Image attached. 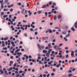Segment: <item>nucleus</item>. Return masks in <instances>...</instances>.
<instances>
[{
	"label": "nucleus",
	"mask_w": 77,
	"mask_h": 77,
	"mask_svg": "<svg viewBox=\"0 0 77 77\" xmlns=\"http://www.w3.org/2000/svg\"><path fill=\"white\" fill-rule=\"evenodd\" d=\"M37 46L38 48V49L39 50H42V49L43 50L44 49V46H42L41 47V46H40V45H39V44H38L37 45Z\"/></svg>",
	"instance_id": "1"
},
{
	"label": "nucleus",
	"mask_w": 77,
	"mask_h": 77,
	"mask_svg": "<svg viewBox=\"0 0 77 77\" xmlns=\"http://www.w3.org/2000/svg\"><path fill=\"white\" fill-rule=\"evenodd\" d=\"M47 7H49V4H47L46 5H44L41 7V8L43 9H45L47 8Z\"/></svg>",
	"instance_id": "2"
},
{
	"label": "nucleus",
	"mask_w": 77,
	"mask_h": 77,
	"mask_svg": "<svg viewBox=\"0 0 77 77\" xmlns=\"http://www.w3.org/2000/svg\"><path fill=\"white\" fill-rule=\"evenodd\" d=\"M27 27L29 28L30 27V25H25V30H27Z\"/></svg>",
	"instance_id": "3"
},
{
	"label": "nucleus",
	"mask_w": 77,
	"mask_h": 77,
	"mask_svg": "<svg viewBox=\"0 0 77 77\" xmlns=\"http://www.w3.org/2000/svg\"><path fill=\"white\" fill-rule=\"evenodd\" d=\"M56 19H57V16L55 15L54 17V20H56Z\"/></svg>",
	"instance_id": "4"
},
{
	"label": "nucleus",
	"mask_w": 77,
	"mask_h": 77,
	"mask_svg": "<svg viewBox=\"0 0 77 77\" xmlns=\"http://www.w3.org/2000/svg\"><path fill=\"white\" fill-rule=\"evenodd\" d=\"M71 56H74V51H72L71 52Z\"/></svg>",
	"instance_id": "5"
},
{
	"label": "nucleus",
	"mask_w": 77,
	"mask_h": 77,
	"mask_svg": "<svg viewBox=\"0 0 77 77\" xmlns=\"http://www.w3.org/2000/svg\"><path fill=\"white\" fill-rule=\"evenodd\" d=\"M0 72H1V74H3V73H4V72H3V71H2V69H0Z\"/></svg>",
	"instance_id": "6"
},
{
	"label": "nucleus",
	"mask_w": 77,
	"mask_h": 77,
	"mask_svg": "<svg viewBox=\"0 0 77 77\" xmlns=\"http://www.w3.org/2000/svg\"><path fill=\"white\" fill-rule=\"evenodd\" d=\"M39 63L40 64H41L42 65L44 64V63H42L41 60L39 61Z\"/></svg>",
	"instance_id": "7"
},
{
	"label": "nucleus",
	"mask_w": 77,
	"mask_h": 77,
	"mask_svg": "<svg viewBox=\"0 0 77 77\" xmlns=\"http://www.w3.org/2000/svg\"><path fill=\"white\" fill-rule=\"evenodd\" d=\"M43 52L44 53H47V51L45 50H44L43 51Z\"/></svg>",
	"instance_id": "8"
},
{
	"label": "nucleus",
	"mask_w": 77,
	"mask_h": 77,
	"mask_svg": "<svg viewBox=\"0 0 77 77\" xmlns=\"http://www.w3.org/2000/svg\"><path fill=\"white\" fill-rule=\"evenodd\" d=\"M62 33L63 35H66V31L63 32Z\"/></svg>",
	"instance_id": "9"
},
{
	"label": "nucleus",
	"mask_w": 77,
	"mask_h": 77,
	"mask_svg": "<svg viewBox=\"0 0 77 77\" xmlns=\"http://www.w3.org/2000/svg\"><path fill=\"white\" fill-rule=\"evenodd\" d=\"M55 29H61V28H59L57 26L55 27Z\"/></svg>",
	"instance_id": "10"
},
{
	"label": "nucleus",
	"mask_w": 77,
	"mask_h": 77,
	"mask_svg": "<svg viewBox=\"0 0 77 77\" xmlns=\"http://www.w3.org/2000/svg\"><path fill=\"white\" fill-rule=\"evenodd\" d=\"M50 29H47V30L46 31L45 33H48V32H49Z\"/></svg>",
	"instance_id": "11"
},
{
	"label": "nucleus",
	"mask_w": 77,
	"mask_h": 77,
	"mask_svg": "<svg viewBox=\"0 0 77 77\" xmlns=\"http://www.w3.org/2000/svg\"><path fill=\"white\" fill-rule=\"evenodd\" d=\"M31 27H32V28H34L35 27V26L34 25H33L32 24H31Z\"/></svg>",
	"instance_id": "12"
},
{
	"label": "nucleus",
	"mask_w": 77,
	"mask_h": 77,
	"mask_svg": "<svg viewBox=\"0 0 77 77\" xmlns=\"http://www.w3.org/2000/svg\"><path fill=\"white\" fill-rule=\"evenodd\" d=\"M61 16L60 15H59L57 16V17L59 19H60V18H61Z\"/></svg>",
	"instance_id": "13"
},
{
	"label": "nucleus",
	"mask_w": 77,
	"mask_h": 77,
	"mask_svg": "<svg viewBox=\"0 0 77 77\" xmlns=\"http://www.w3.org/2000/svg\"><path fill=\"white\" fill-rule=\"evenodd\" d=\"M42 12V11H39L37 12V13L38 14H41Z\"/></svg>",
	"instance_id": "14"
},
{
	"label": "nucleus",
	"mask_w": 77,
	"mask_h": 77,
	"mask_svg": "<svg viewBox=\"0 0 77 77\" xmlns=\"http://www.w3.org/2000/svg\"><path fill=\"white\" fill-rule=\"evenodd\" d=\"M49 33H53V31L51 30V29H50V30H49Z\"/></svg>",
	"instance_id": "15"
},
{
	"label": "nucleus",
	"mask_w": 77,
	"mask_h": 77,
	"mask_svg": "<svg viewBox=\"0 0 77 77\" xmlns=\"http://www.w3.org/2000/svg\"><path fill=\"white\" fill-rule=\"evenodd\" d=\"M32 62H35V63H36V60H35V59H32Z\"/></svg>",
	"instance_id": "16"
},
{
	"label": "nucleus",
	"mask_w": 77,
	"mask_h": 77,
	"mask_svg": "<svg viewBox=\"0 0 77 77\" xmlns=\"http://www.w3.org/2000/svg\"><path fill=\"white\" fill-rule=\"evenodd\" d=\"M45 15L46 17H47V14H48V13H47V12H45Z\"/></svg>",
	"instance_id": "17"
},
{
	"label": "nucleus",
	"mask_w": 77,
	"mask_h": 77,
	"mask_svg": "<svg viewBox=\"0 0 77 77\" xmlns=\"http://www.w3.org/2000/svg\"><path fill=\"white\" fill-rule=\"evenodd\" d=\"M77 26V21H76L74 24V26Z\"/></svg>",
	"instance_id": "18"
},
{
	"label": "nucleus",
	"mask_w": 77,
	"mask_h": 77,
	"mask_svg": "<svg viewBox=\"0 0 77 77\" xmlns=\"http://www.w3.org/2000/svg\"><path fill=\"white\" fill-rule=\"evenodd\" d=\"M51 43H50L49 44H48V47H49L50 48L51 47Z\"/></svg>",
	"instance_id": "19"
},
{
	"label": "nucleus",
	"mask_w": 77,
	"mask_h": 77,
	"mask_svg": "<svg viewBox=\"0 0 77 77\" xmlns=\"http://www.w3.org/2000/svg\"><path fill=\"white\" fill-rule=\"evenodd\" d=\"M12 67H10V68L8 70V71H10L11 70H12Z\"/></svg>",
	"instance_id": "20"
},
{
	"label": "nucleus",
	"mask_w": 77,
	"mask_h": 77,
	"mask_svg": "<svg viewBox=\"0 0 77 77\" xmlns=\"http://www.w3.org/2000/svg\"><path fill=\"white\" fill-rule=\"evenodd\" d=\"M73 32H74L75 31V29L74 28V27H72L71 28Z\"/></svg>",
	"instance_id": "21"
},
{
	"label": "nucleus",
	"mask_w": 77,
	"mask_h": 77,
	"mask_svg": "<svg viewBox=\"0 0 77 77\" xmlns=\"http://www.w3.org/2000/svg\"><path fill=\"white\" fill-rule=\"evenodd\" d=\"M64 39L65 40V41H68V39H66V37H64Z\"/></svg>",
	"instance_id": "22"
},
{
	"label": "nucleus",
	"mask_w": 77,
	"mask_h": 77,
	"mask_svg": "<svg viewBox=\"0 0 77 77\" xmlns=\"http://www.w3.org/2000/svg\"><path fill=\"white\" fill-rule=\"evenodd\" d=\"M56 47H58V46H57V45H55L54 46V48H56Z\"/></svg>",
	"instance_id": "23"
},
{
	"label": "nucleus",
	"mask_w": 77,
	"mask_h": 77,
	"mask_svg": "<svg viewBox=\"0 0 77 77\" xmlns=\"http://www.w3.org/2000/svg\"><path fill=\"white\" fill-rule=\"evenodd\" d=\"M20 29H22V30H24V28H23V27H21Z\"/></svg>",
	"instance_id": "24"
},
{
	"label": "nucleus",
	"mask_w": 77,
	"mask_h": 77,
	"mask_svg": "<svg viewBox=\"0 0 77 77\" xmlns=\"http://www.w3.org/2000/svg\"><path fill=\"white\" fill-rule=\"evenodd\" d=\"M8 38L7 37L6 38H4V41H6V40H8Z\"/></svg>",
	"instance_id": "25"
},
{
	"label": "nucleus",
	"mask_w": 77,
	"mask_h": 77,
	"mask_svg": "<svg viewBox=\"0 0 77 77\" xmlns=\"http://www.w3.org/2000/svg\"><path fill=\"white\" fill-rule=\"evenodd\" d=\"M46 56L48 57H49V54H48V53H47V54H46Z\"/></svg>",
	"instance_id": "26"
},
{
	"label": "nucleus",
	"mask_w": 77,
	"mask_h": 77,
	"mask_svg": "<svg viewBox=\"0 0 77 77\" xmlns=\"http://www.w3.org/2000/svg\"><path fill=\"white\" fill-rule=\"evenodd\" d=\"M24 36H26V37H27V35L26 33H24Z\"/></svg>",
	"instance_id": "27"
},
{
	"label": "nucleus",
	"mask_w": 77,
	"mask_h": 77,
	"mask_svg": "<svg viewBox=\"0 0 77 77\" xmlns=\"http://www.w3.org/2000/svg\"><path fill=\"white\" fill-rule=\"evenodd\" d=\"M8 17V15H4L3 16V18H6V17Z\"/></svg>",
	"instance_id": "28"
},
{
	"label": "nucleus",
	"mask_w": 77,
	"mask_h": 77,
	"mask_svg": "<svg viewBox=\"0 0 77 77\" xmlns=\"http://www.w3.org/2000/svg\"><path fill=\"white\" fill-rule=\"evenodd\" d=\"M51 4H52V2H49V5H51Z\"/></svg>",
	"instance_id": "29"
},
{
	"label": "nucleus",
	"mask_w": 77,
	"mask_h": 77,
	"mask_svg": "<svg viewBox=\"0 0 77 77\" xmlns=\"http://www.w3.org/2000/svg\"><path fill=\"white\" fill-rule=\"evenodd\" d=\"M48 39V37H45V39L44 40H47Z\"/></svg>",
	"instance_id": "30"
},
{
	"label": "nucleus",
	"mask_w": 77,
	"mask_h": 77,
	"mask_svg": "<svg viewBox=\"0 0 77 77\" xmlns=\"http://www.w3.org/2000/svg\"><path fill=\"white\" fill-rule=\"evenodd\" d=\"M52 50L51 49V50H50V51H48V54L50 53V52H51V51Z\"/></svg>",
	"instance_id": "31"
},
{
	"label": "nucleus",
	"mask_w": 77,
	"mask_h": 77,
	"mask_svg": "<svg viewBox=\"0 0 77 77\" xmlns=\"http://www.w3.org/2000/svg\"><path fill=\"white\" fill-rule=\"evenodd\" d=\"M8 2V0H5V3H6Z\"/></svg>",
	"instance_id": "32"
},
{
	"label": "nucleus",
	"mask_w": 77,
	"mask_h": 77,
	"mask_svg": "<svg viewBox=\"0 0 77 77\" xmlns=\"http://www.w3.org/2000/svg\"><path fill=\"white\" fill-rule=\"evenodd\" d=\"M3 3H2V5H1V8L2 9H3V8H4V7H3Z\"/></svg>",
	"instance_id": "33"
},
{
	"label": "nucleus",
	"mask_w": 77,
	"mask_h": 77,
	"mask_svg": "<svg viewBox=\"0 0 77 77\" xmlns=\"http://www.w3.org/2000/svg\"><path fill=\"white\" fill-rule=\"evenodd\" d=\"M22 14H23V15H25V13H24V11H22L21 12Z\"/></svg>",
	"instance_id": "34"
},
{
	"label": "nucleus",
	"mask_w": 77,
	"mask_h": 77,
	"mask_svg": "<svg viewBox=\"0 0 77 77\" xmlns=\"http://www.w3.org/2000/svg\"><path fill=\"white\" fill-rule=\"evenodd\" d=\"M38 59H41V57L38 56Z\"/></svg>",
	"instance_id": "35"
},
{
	"label": "nucleus",
	"mask_w": 77,
	"mask_h": 77,
	"mask_svg": "<svg viewBox=\"0 0 77 77\" xmlns=\"http://www.w3.org/2000/svg\"><path fill=\"white\" fill-rule=\"evenodd\" d=\"M38 34V32H35V35H37V34Z\"/></svg>",
	"instance_id": "36"
},
{
	"label": "nucleus",
	"mask_w": 77,
	"mask_h": 77,
	"mask_svg": "<svg viewBox=\"0 0 77 77\" xmlns=\"http://www.w3.org/2000/svg\"><path fill=\"white\" fill-rule=\"evenodd\" d=\"M51 75H52V76H53V75H54V73H52L51 74Z\"/></svg>",
	"instance_id": "37"
},
{
	"label": "nucleus",
	"mask_w": 77,
	"mask_h": 77,
	"mask_svg": "<svg viewBox=\"0 0 77 77\" xmlns=\"http://www.w3.org/2000/svg\"><path fill=\"white\" fill-rule=\"evenodd\" d=\"M1 15H4V12H2L1 13Z\"/></svg>",
	"instance_id": "38"
},
{
	"label": "nucleus",
	"mask_w": 77,
	"mask_h": 77,
	"mask_svg": "<svg viewBox=\"0 0 77 77\" xmlns=\"http://www.w3.org/2000/svg\"><path fill=\"white\" fill-rule=\"evenodd\" d=\"M53 5H54V6H56V3L54 2L53 3Z\"/></svg>",
	"instance_id": "39"
},
{
	"label": "nucleus",
	"mask_w": 77,
	"mask_h": 77,
	"mask_svg": "<svg viewBox=\"0 0 77 77\" xmlns=\"http://www.w3.org/2000/svg\"><path fill=\"white\" fill-rule=\"evenodd\" d=\"M62 44L60 43V44L59 45H58V46H59V47H60V46H62Z\"/></svg>",
	"instance_id": "40"
},
{
	"label": "nucleus",
	"mask_w": 77,
	"mask_h": 77,
	"mask_svg": "<svg viewBox=\"0 0 77 77\" xmlns=\"http://www.w3.org/2000/svg\"><path fill=\"white\" fill-rule=\"evenodd\" d=\"M10 63H14V62L13 61H11L10 62Z\"/></svg>",
	"instance_id": "41"
},
{
	"label": "nucleus",
	"mask_w": 77,
	"mask_h": 77,
	"mask_svg": "<svg viewBox=\"0 0 77 77\" xmlns=\"http://www.w3.org/2000/svg\"><path fill=\"white\" fill-rule=\"evenodd\" d=\"M32 14V12H30L29 14V16H30V15H31Z\"/></svg>",
	"instance_id": "42"
},
{
	"label": "nucleus",
	"mask_w": 77,
	"mask_h": 77,
	"mask_svg": "<svg viewBox=\"0 0 77 77\" xmlns=\"http://www.w3.org/2000/svg\"><path fill=\"white\" fill-rule=\"evenodd\" d=\"M65 56H63L62 57V59H65Z\"/></svg>",
	"instance_id": "43"
},
{
	"label": "nucleus",
	"mask_w": 77,
	"mask_h": 77,
	"mask_svg": "<svg viewBox=\"0 0 77 77\" xmlns=\"http://www.w3.org/2000/svg\"><path fill=\"white\" fill-rule=\"evenodd\" d=\"M44 58L45 60L46 61V60H47V58L46 57H45Z\"/></svg>",
	"instance_id": "44"
},
{
	"label": "nucleus",
	"mask_w": 77,
	"mask_h": 77,
	"mask_svg": "<svg viewBox=\"0 0 77 77\" xmlns=\"http://www.w3.org/2000/svg\"><path fill=\"white\" fill-rule=\"evenodd\" d=\"M56 34L57 35H59V32H56Z\"/></svg>",
	"instance_id": "45"
},
{
	"label": "nucleus",
	"mask_w": 77,
	"mask_h": 77,
	"mask_svg": "<svg viewBox=\"0 0 77 77\" xmlns=\"http://www.w3.org/2000/svg\"><path fill=\"white\" fill-rule=\"evenodd\" d=\"M10 23H11V24H13V21H11Z\"/></svg>",
	"instance_id": "46"
},
{
	"label": "nucleus",
	"mask_w": 77,
	"mask_h": 77,
	"mask_svg": "<svg viewBox=\"0 0 77 77\" xmlns=\"http://www.w3.org/2000/svg\"><path fill=\"white\" fill-rule=\"evenodd\" d=\"M29 59V56H27L26 57V59Z\"/></svg>",
	"instance_id": "47"
},
{
	"label": "nucleus",
	"mask_w": 77,
	"mask_h": 77,
	"mask_svg": "<svg viewBox=\"0 0 77 77\" xmlns=\"http://www.w3.org/2000/svg\"><path fill=\"white\" fill-rule=\"evenodd\" d=\"M48 14H49V15H50V14H51V12H48Z\"/></svg>",
	"instance_id": "48"
},
{
	"label": "nucleus",
	"mask_w": 77,
	"mask_h": 77,
	"mask_svg": "<svg viewBox=\"0 0 77 77\" xmlns=\"http://www.w3.org/2000/svg\"><path fill=\"white\" fill-rule=\"evenodd\" d=\"M14 6V4H12L11 5H10L11 7H13Z\"/></svg>",
	"instance_id": "49"
},
{
	"label": "nucleus",
	"mask_w": 77,
	"mask_h": 77,
	"mask_svg": "<svg viewBox=\"0 0 77 77\" xmlns=\"http://www.w3.org/2000/svg\"><path fill=\"white\" fill-rule=\"evenodd\" d=\"M53 71H54V72H55L56 71V70L55 69H53Z\"/></svg>",
	"instance_id": "50"
},
{
	"label": "nucleus",
	"mask_w": 77,
	"mask_h": 77,
	"mask_svg": "<svg viewBox=\"0 0 77 77\" xmlns=\"http://www.w3.org/2000/svg\"><path fill=\"white\" fill-rule=\"evenodd\" d=\"M66 58H68V55L67 54L66 56Z\"/></svg>",
	"instance_id": "51"
},
{
	"label": "nucleus",
	"mask_w": 77,
	"mask_h": 77,
	"mask_svg": "<svg viewBox=\"0 0 77 77\" xmlns=\"http://www.w3.org/2000/svg\"><path fill=\"white\" fill-rule=\"evenodd\" d=\"M68 75L69 77H71V75H72V74H69Z\"/></svg>",
	"instance_id": "52"
},
{
	"label": "nucleus",
	"mask_w": 77,
	"mask_h": 77,
	"mask_svg": "<svg viewBox=\"0 0 77 77\" xmlns=\"http://www.w3.org/2000/svg\"><path fill=\"white\" fill-rule=\"evenodd\" d=\"M58 8H57V7H56L55 8V10H57V9Z\"/></svg>",
	"instance_id": "53"
},
{
	"label": "nucleus",
	"mask_w": 77,
	"mask_h": 77,
	"mask_svg": "<svg viewBox=\"0 0 77 77\" xmlns=\"http://www.w3.org/2000/svg\"><path fill=\"white\" fill-rule=\"evenodd\" d=\"M65 49H66V50H67V49H68V47H65Z\"/></svg>",
	"instance_id": "54"
},
{
	"label": "nucleus",
	"mask_w": 77,
	"mask_h": 77,
	"mask_svg": "<svg viewBox=\"0 0 77 77\" xmlns=\"http://www.w3.org/2000/svg\"><path fill=\"white\" fill-rule=\"evenodd\" d=\"M43 76L44 77H46V76H47V75H46L45 74H43Z\"/></svg>",
	"instance_id": "55"
},
{
	"label": "nucleus",
	"mask_w": 77,
	"mask_h": 77,
	"mask_svg": "<svg viewBox=\"0 0 77 77\" xmlns=\"http://www.w3.org/2000/svg\"><path fill=\"white\" fill-rule=\"evenodd\" d=\"M55 41H56V39H54L53 40V42H55Z\"/></svg>",
	"instance_id": "56"
},
{
	"label": "nucleus",
	"mask_w": 77,
	"mask_h": 77,
	"mask_svg": "<svg viewBox=\"0 0 77 77\" xmlns=\"http://www.w3.org/2000/svg\"><path fill=\"white\" fill-rule=\"evenodd\" d=\"M72 72V71L71 70H69V71H68V72L69 73V72Z\"/></svg>",
	"instance_id": "57"
},
{
	"label": "nucleus",
	"mask_w": 77,
	"mask_h": 77,
	"mask_svg": "<svg viewBox=\"0 0 77 77\" xmlns=\"http://www.w3.org/2000/svg\"><path fill=\"white\" fill-rule=\"evenodd\" d=\"M12 15H10L9 16V18H11Z\"/></svg>",
	"instance_id": "58"
},
{
	"label": "nucleus",
	"mask_w": 77,
	"mask_h": 77,
	"mask_svg": "<svg viewBox=\"0 0 77 77\" xmlns=\"http://www.w3.org/2000/svg\"><path fill=\"white\" fill-rule=\"evenodd\" d=\"M23 23H26V22H27V21H25V20H23Z\"/></svg>",
	"instance_id": "59"
},
{
	"label": "nucleus",
	"mask_w": 77,
	"mask_h": 77,
	"mask_svg": "<svg viewBox=\"0 0 77 77\" xmlns=\"http://www.w3.org/2000/svg\"><path fill=\"white\" fill-rule=\"evenodd\" d=\"M14 47H11L10 48H9L10 50L12 49V48H13Z\"/></svg>",
	"instance_id": "60"
},
{
	"label": "nucleus",
	"mask_w": 77,
	"mask_h": 77,
	"mask_svg": "<svg viewBox=\"0 0 77 77\" xmlns=\"http://www.w3.org/2000/svg\"><path fill=\"white\" fill-rule=\"evenodd\" d=\"M51 53L52 54H54V51H52Z\"/></svg>",
	"instance_id": "61"
},
{
	"label": "nucleus",
	"mask_w": 77,
	"mask_h": 77,
	"mask_svg": "<svg viewBox=\"0 0 77 77\" xmlns=\"http://www.w3.org/2000/svg\"><path fill=\"white\" fill-rule=\"evenodd\" d=\"M10 58L11 59H13V58H14V57H13V56H11V57H10Z\"/></svg>",
	"instance_id": "62"
},
{
	"label": "nucleus",
	"mask_w": 77,
	"mask_h": 77,
	"mask_svg": "<svg viewBox=\"0 0 77 77\" xmlns=\"http://www.w3.org/2000/svg\"><path fill=\"white\" fill-rule=\"evenodd\" d=\"M74 52H75V53H77V49H76V51L75 50Z\"/></svg>",
	"instance_id": "63"
},
{
	"label": "nucleus",
	"mask_w": 77,
	"mask_h": 77,
	"mask_svg": "<svg viewBox=\"0 0 77 77\" xmlns=\"http://www.w3.org/2000/svg\"><path fill=\"white\" fill-rule=\"evenodd\" d=\"M77 58L75 59V62H77Z\"/></svg>",
	"instance_id": "64"
}]
</instances>
